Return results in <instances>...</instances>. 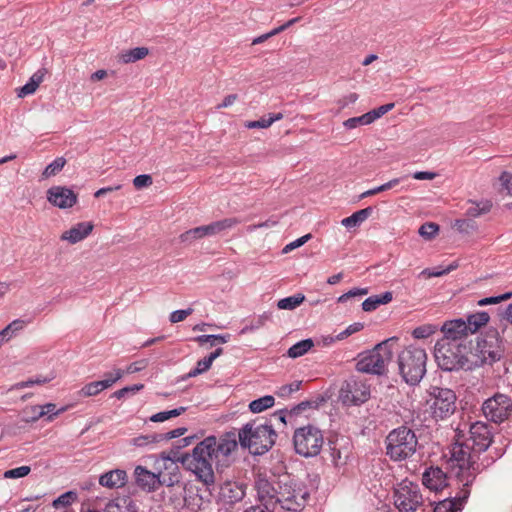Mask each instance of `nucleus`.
Returning <instances> with one entry per match:
<instances>
[{
	"instance_id": "nucleus-18",
	"label": "nucleus",
	"mask_w": 512,
	"mask_h": 512,
	"mask_svg": "<svg viewBox=\"0 0 512 512\" xmlns=\"http://www.w3.org/2000/svg\"><path fill=\"white\" fill-rule=\"evenodd\" d=\"M328 452L331 462L334 466H343L346 464L350 454V442L343 436H335L328 440Z\"/></svg>"
},
{
	"instance_id": "nucleus-62",
	"label": "nucleus",
	"mask_w": 512,
	"mask_h": 512,
	"mask_svg": "<svg viewBox=\"0 0 512 512\" xmlns=\"http://www.w3.org/2000/svg\"><path fill=\"white\" fill-rule=\"evenodd\" d=\"M499 182L502 189L505 190L508 195L512 196V173L503 171L499 176Z\"/></svg>"
},
{
	"instance_id": "nucleus-31",
	"label": "nucleus",
	"mask_w": 512,
	"mask_h": 512,
	"mask_svg": "<svg viewBox=\"0 0 512 512\" xmlns=\"http://www.w3.org/2000/svg\"><path fill=\"white\" fill-rule=\"evenodd\" d=\"M475 478H476L475 473L472 475H467L461 490L454 497H451L452 502L457 507L461 508V511L463 510L464 505L466 504V502L470 496V488L469 487L472 485ZM461 481H464V479L461 478Z\"/></svg>"
},
{
	"instance_id": "nucleus-56",
	"label": "nucleus",
	"mask_w": 512,
	"mask_h": 512,
	"mask_svg": "<svg viewBox=\"0 0 512 512\" xmlns=\"http://www.w3.org/2000/svg\"><path fill=\"white\" fill-rule=\"evenodd\" d=\"M512 297V292H506L498 296L485 297L478 301L479 306L494 305L506 301Z\"/></svg>"
},
{
	"instance_id": "nucleus-4",
	"label": "nucleus",
	"mask_w": 512,
	"mask_h": 512,
	"mask_svg": "<svg viewBox=\"0 0 512 512\" xmlns=\"http://www.w3.org/2000/svg\"><path fill=\"white\" fill-rule=\"evenodd\" d=\"M471 352V344L436 342L434 346L435 361L446 372L474 369Z\"/></svg>"
},
{
	"instance_id": "nucleus-52",
	"label": "nucleus",
	"mask_w": 512,
	"mask_h": 512,
	"mask_svg": "<svg viewBox=\"0 0 512 512\" xmlns=\"http://www.w3.org/2000/svg\"><path fill=\"white\" fill-rule=\"evenodd\" d=\"M433 512H461V508L457 507L451 499V496L439 501L434 507Z\"/></svg>"
},
{
	"instance_id": "nucleus-7",
	"label": "nucleus",
	"mask_w": 512,
	"mask_h": 512,
	"mask_svg": "<svg viewBox=\"0 0 512 512\" xmlns=\"http://www.w3.org/2000/svg\"><path fill=\"white\" fill-rule=\"evenodd\" d=\"M386 455L394 462L411 458L417 451L418 438L406 425L391 430L385 438Z\"/></svg>"
},
{
	"instance_id": "nucleus-57",
	"label": "nucleus",
	"mask_w": 512,
	"mask_h": 512,
	"mask_svg": "<svg viewBox=\"0 0 512 512\" xmlns=\"http://www.w3.org/2000/svg\"><path fill=\"white\" fill-rule=\"evenodd\" d=\"M26 322L21 319H16L8 324L3 330V332L7 335L9 339H11L17 332L21 331Z\"/></svg>"
},
{
	"instance_id": "nucleus-64",
	"label": "nucleus",
	"mask_w": 512,
	"mask_h": 512,
	"mask_svg": "<svg viewBox=\"0 0 512 512\" xmlns=\"http://www.w3.org/2000/svg\"><path fill=\"white\" fill-rule=\"evenodd\" d=\"M193 312L192 308L175 310L170 314L169 320L171 323H178L185 320Z\"/></svg>"
},
{
	"instance_id": "nucleus-30",
	"label": "nucleus",
	"mask_w": 512,
	"mask_h": 512,
	"mask_svg": "<svg viewBox=\"0 0 512 512\" xmlns=\"http://www.w3.org/2000/svg\"><path fill=\"white\" fill-rule=\"evenodd\" d=\"M373 213V207L369 206L364 209L354 212L351 216L346 217L342 220V225L346 228H354L360 226L365 220H367Z\"/></svg>"
},
{
	"instance_id": "nucleus-24",
	"label": "nucleus",
	"mask_w": 512,
	"mask_h": 512,
	"mask_svg": "<svg viewBox=\"0 0 512 512\" xmlns=\"http://www.w3.org/2000/svg\"><path fill=\"white\" fill-rule=\"evenodd\" d=\"M56 407L57 406L54 403H46L44 405L33 406L31 408V410H33V411L37 410L38 411L37 415H31L29 417V419H27L26 421L27 422H29V421L35 422V421L39 420L40 418L46 416V421L51 422L55 419V417L64 413L68 409V406H63L59 409H56Z\"/></svg>"
},
{
	"instance_id": "nucleus-51",
	"label": "nucleus",
	"mask_w": 512,
	"mask_h": 512,
	"mask_svg": "<svg viewBox=\"0 0 512 512\" xmlns=\"http://www.w3.org/2000/svg\"><path fill=\"white\" fill-rule=\"evenodd\" d=\"M371 120L369 118V116L367 115V113L361 115V116H358V117H352V118H349L347 120H345L343 122V126L348 129V130H351V129H354L358 126H361V125H369L371 124Z\"/></svg>"
},
{
	"instance_id": "nucleus-29",
	"label": "nucleus",
	"mask_w": 512,
	"mask_h": 512,
	"mask_svg": "<svg viewBox=\"0 0 512 512\" xmlns=\"http://www.w3.org/2000/svg\"><path fill=\"white\" fill-rule=\"evenodd\" d=\"M490 320V316L486 311H479L467 315L464 320L465 326L469 334L477 332L481 327L485 326Z\"/></svg>"
},
{
	"instance_id": "nucleus-43",
	"label": "nucleus",
	"mask_w": 512,
	"mask_h": 512,
	"mask_svg": "<svg viewBox=\"0 0 512 512\" xmlns=\"http://www.w3.org/2000/svg\"><path fill=\"white\" fill-rule=\"evenodd\" d=\"M461 234H471L478 228L477 223L473 219H457L453 225Z\"/></svg>"
},
{
	"instance_id": "nucleus-20",
	"label": "nucleus",
	"mask_w": 512,
	"mask_h": 512,
	"mask_svg": "<svg viewBox=\"0 0 512 512\" xmlns=\"http://www.w3.org/2000/svg\"><path fill=\"white\" fill-rule=\"evenodd\" d=\"M422 483L430 490L439 491L447 486V475L439 467H429L422 476Z\"/></svg>"
},
{
	"instance_id": "nucleus-21",
	"label": "nucleus",
	"mask_w": 512,
	"mask_h": 512,
	"mask_svg": "<svg viewBox=\"0 0 512 512\" xmlns=\"http://www.w3.org/2000/svg\"><path fill=\"white\" fill-rule=\"evenodd\" d=\"M128 476L123 469H114L105 472L99 477V484L109 489L122 488L127 483Z\"/></svg>"
},
{
	"instance_id": "nucleus-34",
	"label": "nucleus",
	"mask_w": 512,
	"mask_h": 512,
	"mask_svg": "<svg viewBox=\"0 0 512 512\" xmlns=\"http://www.w3.org/2000/svg\"><path fill=\"white\" fill-rule=\"evenodd\" d=\"M324 401H325V398L322 396L318 397L316 400L302 401V402L298 403L297 405L293 406L289 410V416L290 417L298 416L303 411H306L308 409H312V408L317 409L320 406V404H322Z\"/></svg>"
},
{
	"instance_id": "nucleus-39",
	"label": "nucleus",
	"mask_w": 512,
	"mask_h": 512,
	"mask_svg": "<svg viewBox=\"0 0 512 512\" xmlns=\"http://www.w3.org/2000/svg\"><path fill=\"white\" fill-rule=\"evenodd\" d=\"M202 238H204V233L201 226L189 229L181 233L179 236L180 242L188 246Z\"/></svg>"
},
{
	"instance_id": "nucleus-59",
	"label": "nucleus",
	"mask_w": 512,
	"mask_h": 512,
	"mask_svg": "<svg viewBox=\"0 0 512 512\" xmlns=\"http://www.w3.org/2000/svg\"><path fill=\"white\" fill-rule=\"evenodd\" d=\"M490 208L491 204H489L488 202L485 205H483V207H480L479 204H473L466 210V215L469 217V219L475 218L489 212Z\"/></svg>"
},
{
	"instance_id": "nucleus-25",
	"label": "nucleus",
	"mask_w": 512,
	"mask_h": 512,
	"mask_svg": "<svg viewBox=\"0 0 512 512\" xmlns=\"http://www.w3.org/2000/svg\"><path fill=\"white\" fill-rule=\"evenodd\" d=\"M161 486L172 487L181 483V472L180 468L175 461L171 460V463H164V470L159 472Z\"/></svg>"
},
{
	"instance_id": "nucleus-48",
	"label": "nucleus",
	"mask_w": 512,
	"mask_h": 512,
	"mask_svg": "<svg viewBox=\"0 0 512 512\" xmlns=\"http://www.w3.org/2000/svg\"><path fill=\"white\" fill-rule=\"evenodd\" d=\"M439 231V225L433 222H426L422 224L418 230L421 237L426 240L433 239Z\"/></svg>"
},
{
	"instance_id": "nucleus-40",
	"label": "nucleus",
	"mask_w": 512,
	"mask_h": 512,
	"mask_svg": "<svg viewBox=\"0 0 512 512\" xmlns=\"http://www.w3.org/2000/svg\"><path fill=\"white\" fill-rule=\"evenodd\" d=\"M187 407H178L168 411L158 412L150 417V421L152 422H164L170 418L178 417L186 412Z\"/></svg>"
},
{
	"instance_id": "nucleus-36",
	"label": "nucleus",
	"mask_w": 512,
	"mask_h": 512,
	"mask_svg": "<svg viewBox=\"0 0 512 512\" xmlns=\"http://www.w3.org/2000/svg\"><path fill=\"white\" fill-rule=\"evenodd\" d=\"M212 359L209 356L204 357L203 359L199 360L196 364V367L192 369L187 374L181 376V381H186L189 378L196 377L206 371H208L212 366Z\"/></svg>"
},
{
	"instance_id": "nucleus-15",
	"label": "nucleus",
	"mask_w": 512,
	"mask_h": 512,
	"mask_svg": "<svg viewBox=\"0 0 512 512\" xmlns=\"http://www.w3.org/2000/svg\"><path fill=\"white\" fill-rule=\"evenodd\" d=\"M440 331L443 333V337L437 342H456L472 345V340L468 339L469 332L462 318L445 321L440 327Z\"/></svg>"
},
{
	"instance_id": "nucleus-27",
	"label": "nucleus",
	"mask_w": 512,
	"mask_h": 512,
	"mask_svg": "<svg viewBox=\"0 0 512 512\" xmlns=\"http://www.w3.org/2000/svg\"><path fill=\"white\" fill-rule=\"evenodd\" d=\"M240 223V220L236 217L224 218L222 220H218L212 222L208 225H203L202 230L204 233V237L213 236L222 233L225 230L231 229L237 224Z\"/></svg>"
},
{
	"instance_id": "nucleus-50",
	"label": "nucleus",
	"mask_w": 512,
	"mask_h": 512,
	"mask_svg": "<svg viewBox=\"0 0 512 512\" xmlns=\"http://www.w3.org/2000/svg\"><path fill=\"white\" fill-rule=\"evenodd\" d=\"M179 450L177 449V445H174L168 452L163 451L161 453V458L164 461V463H171V460L175 461V463L180 462L183 465V461L181 460L182 457L185 455H191L190 453H183L179 454Z\"/></svg>"
},
{
	"instance_id": "nucleus-42",
	"label": "nucleus",
	"mask_w": 512,
	"mask_h": 512,
	"mask_svg": "<svg viewBox=\"0 0 512 512\" xmlns=\"http://www.w3.org/2000/svg\"><path fill=\"white\" fill-rule=\"evenodd\" d=\"M66 164V160L63 157H58L53 160L49 165L46 166L44 171L42 172V177L44 179L50 178L58 174Z\"/></svg>"
},
{
	"instance_id": "nucleus-47",
	"label": "nucleus",
	"mask_w": 512,
	"mask_h": 512,
	"mask_svg": "<svg viewBox=\"0 0 512 512\" xmlns=\"http://www.w3.org/2000/svg\"><path fill=\"white\" fill-rule=\"evenodd\" d=\"M438 330L437 325L433 324H424L421 326L416 327L412 331V335L416 339H425L434 334Z\"/></svg>"
},
{
	"instance_id": "nucleus-55",
	"label": "nucleus",
	"mask_w": 512,
	"mask_h": 512,
	"mask_svg": "<svg viewBox=\"0 0 512 512\" xmlns=\"http://www.w3.org/2000/svg\"><path fill=\"white\" fill-rule=\"evenodd\" d=\"M31 471L30 466H20L4 472V478L17 479L27 476Z\"/></svg>"
},
{
	"instance_id": "nucleus-58",
	"label": "nucleus",
	"mask_w": 512,
	"mask_h": 512,
	"mask_svg": "<svg viewBox=\"0 0 512 512\" xmlns=\"http://www.w3.org/2000/svg\"><path fill=\"white\" fill-rule=\"evenodd\" d=\"M394 103H388L382 106H379L369 112H367V115L369 116L371 122L373 123L378 118L382 117L386 113H388L390 110L394 108Z\"/></svg>"
},
{
	"instance_id": "nucleus-11",
	"label": "nucleus",
	"mask_w": 512,
	"mask_h": 512,
	"mask_svg": "<svg viewBox=\"0 0 512 512\" xmlns=\"http://www.w3.org/2000/svg\"><path fill=\"white\" fill-rule=\"evenodd\" d=\"M469 447L455 443L451 449V457L457 462L461 471L466 470L468 475L482 472L503 455L502 449H495V456L485 457L481 463L473 460V455L468 452Z\"/></svg>"
},
{
	"instance_id": "nucleus-26",
	"label": "nucleus",
	"mask_w": 512,
	"mask_h": 512,
	"mask_svg": "<svg viewBox=\"0 0 512 512\" xmlns=\"http://www.w3.org/2000/svg\"><path fill=\"white\" fill-rule=\"evenodd\" d=\"M105 512H138V507L130 496H119L106 504Z\"/></svg>"
},
{
	"instance_id": "nucleus-16",
	"label": "nucleus",
	"mask_w": 512,
	"mask_h": 512,
	"mask_svg": "<svg viewBox=\"0 0 512 512\" xmlns=\"http://www.w3.org/2000/svg\"><path fill=\"white\" fill-rule=\"evenodd\" d=\"M470 440L472 453L485 452L492 444L491 427L483 422H476L470 428Z\"/></svg>"
},
{
	"instance_id": "nucleus-28",
	"label": "nucleus",
	"mask_w": 512,
	"mask_h": 512,
	"mask_svg": "<svg viewBox=\"0 0 512 512\" xmlns=\"http://www.w3.org/2000/svg\"><path fill=\"white\" fill-rule=\"evenodd\" d=\"M46 74V69H39L36 71L28 80V82L22 87L17 89V96L19 98H23L27 95L33 94L38 86L42 83L44 76Z\"/></svg>"
},
{
	"instance_id": "nucleus-46",
	"label": "nucleus",
	"mask_w": 512,
	"mask_h": 512,
	"mask_svg": "<svg viewBox=\"0 0 512 512\" xmlns=\"http://www.w3.org/2000/svg\"><path fill=\"white\" fill-rule=\"evenodd\" d=\"M158 442H160V439H158V433L140 435L131 439V444L136 447H146Z\"/></svg>"
},
{
	"instance_id": "nucleus-9",
	"label": "nucleus",
	"mask_w": 512,
	"mask_h": 512,
	"mask_svg": "<svg viewBox=\"0 0 512 512\" xmlns=\"http://www.w3.org/2000/svg\"><path fill=\"white\" fill-rule=\"evenodd\" d=\"M295 452L305 458L315 457L320 454L324 445L322 431L311 424L295 429L293 434Z\"/></svg>"
},
{
	"instance_id": "nucleus-17",
	"label": "nucleus",
	"mask_w": 512,
	"mask_h": 512,
	"mask_svg": "<svg viewBox=\"0 0 512 512\" xmlns=\"http://www.w3.org/2000/svg\"><path fill=\"white\" fill-rule=\"evenodd\" d=\"M47 200L55 207L67 209L77 203L78 195L65 186H52L47 190Z\"/></svg>"
},
{
	"instance_id": "nucleus-61",
	"label": "nucleus",
	"mask_w": 512,
	"mask_h": 512,
	"mask_svg": "<svg viewBox=\"0 0 512 512\" xmlns=\"http://www.w3.org/2000/svg\"><path fill=\"white\" fill-rule=\"evenodd\" d=\"M302 381H294L290 384L283 385L279 388L277 395L279 397H287L293 392H296L300 389Z\"/></svg>"
},
{
	"instance_id": "nucleus-10",
	"label": "nucleus",
	"mask_w": 512,
	"mask_h": 512,
	"mask_svg": "<svg viewBox=\"0 0 512 512\" xmlns=\"http://www.w3.org/2000/svg\"><path fill=\"white\" fill-rule=\"evenodd\" d=\"M429 395V407L433 419L444 420L455 413L457 396L452 389L432 386Z\"/></svg>"
},
{
	"instance_id": "nucleus-38",
	"label": "nucleus",
	"mask_w": 512,
	"mask_h": 512,
	"mask_svg": "<svg viewBox=\"0 0 512 512\" xmlns=\"http://www.w3.org/2000/svg\"><path fill=\"white\" fill-rule=\"evenodd\" d=\"M305 296L301 293L293 296L285 297L277 302V307L280 310H293L303 303Z\"/></svg>"
},
{
	"instance_id": "nucleus-37",
	"label": "nucleus",
	"mask_w": 512,
	"mask_h": 512,
	"mask_svg": "<svg viewBox=\"0 0 512 512\" xmlns=\"http://www.w3.org/2000/svg\"><path fill=\"white\" fill-rule=\"evenodd\" d=\"M275 403V399L271 395H265L258 399H255L249 403V409L253 413H260L270 407H272Z\"/></svg>"
},
{
	"instance_id": "nucleus-6",
	"label": "nucleus",
	"mask_w": 512,
	"mask_h": 512,
	"mask_svg": "<svg viewBox=\"0 0 512 512\" xmlns=\"http://www.w3.org/2000/svg\"><path fill=\"white\" fill-rule=\"evenodd\" d=\"M504 350L498 329H488L476 338L475 345L472 343L471 361L473 368L493 365L502 358Z\"/></svg>"
},
{
	"instance_id": "nucleus-13",
	"label": "nucleus",
	"mask_w": 512,
	"mask_h": 512,
	"mask_svg": "<svg viewBox=\"0 0 512 512\" xmlns=\"http://www.w3.org/2000/svg\"><path fill=\"white\" fill-rule=\"evenodd\" d=\"M394 505L400 512H414L422 504V495L417 484L403 481L394 490Z\"/></svg>"
},
{
	"instance_id": "nucleus-41",
	"label": "nucleus",
	"mask_w": 512,
	"mask_h": 512,
	"mask_svg": "<svg viewBox=\"0 0 512 512\" xmlns=\"http://www.w3.org/2000/svg\"><path fill=\"white\" fill-rule=\"evenodd\" d=\"M230 334H216V335H199L194 338V341L198 342L200 345L210 342L211 346L216 345V343H227L230 339Z\"/></svg>"
},
{
	"instance_id": "nucleus-3",
	"label": "nucleus",
	"mask_w": 512,
	"mask_h": 512,
	"mask_svg": "<svg viewBox=\"0 0 512 512\" xmlns=\"http://www.w3.org/2000/svg\"><path fill=\"white\" fill-rule=\"evenodd\" d=\"M239 444L249 453L261 456L267 453L275 444L277 433L268 421L251 420L238 429Z\"/></svg>"
},
{
	"instance_id": "nucleus-5",
	"label": "nucleus",
	"mask_w": 512,
	"mask_h": 512,
	"mask_svg": "<svg viewBox=\"0 0 512 512\" xmlns=\"http://www.w3.org/2000/svg\"><path fill=\"white\" fill-rule=\"evenodd\" d=\"M397 341V337H391L358 354L356 370L370 375L386 376L388 364L394 356L393 345Z\"/></svg>"
},
{
	"instance_id": "nucleus-12",
	"label": "nucleus",
	"mask_w": 512,
	"mask_h": 512,
	"mask_svg": "<svg viewBox=\"0 0 512 512\" xmlns=\"http://www.w3.org/2000/svg\"><path fill=\"white\" fill-rule=\"evenodd\" d=\"M482 411L487 420L502 423L512 413V399L506 394L496 393L484 401Z\"/></svg>"
},
{
	"instance_id": "nucleus-54",
	"label": "nucleus",
	"mask_w": 512,
	"mask_h": 512,
	"mask_svg": "<svg viewBox=\"0 0 512 512\" xmlns=\"http://www.w3.org/2000/svg\"><path fill=\"white\" fill-rule=\"evenodd\" d=\"M143 388H144V385L141 384V383L134 384V385H131V386H125V387L115 391L112 394V397H115L117 399H122V398H125L126 396H128L130 394H135L138 391H141Z\"/></svg>"
},
{
	"instance_id": "nucleus-14",
	"label": "nucleus",
	"mask_w": 512,
	"mask_h": 512,
	"mask_svg": "<svg viewBox=\"0 0 512 512\" xmlns=\"http://www.w3.org/2000/svg\"><path fill=\"white\" fill-rule=\"evenodd\" d=\"M339 398L344 405L359 406L370 398V386L362 381L350 379L340 388Z\"/></svg>"
},
{
	"instance_id": "nucleus-63",
	"label": "nucleus",
	"mask_w": 512,
	"mask_h": 512,
	"mask_svg": "<svg viewBox=\"0 0 512 512\" xmlns=\"http://www.w3.org/2000/svg\"><path fill=\"white\" fill-rule=\"evenodd\" d=\"M364 328V324L361 322H356L351 325H349L344 331L340 332L337 336V340H343L347 338L348 336L361 331Z\"/></svg>"
},
{
	"instance_id": "nucleus-33",
	"label": "nucleus",
	"mask_w": 512,
	"mask_h": 512,
	"mask_svg": "<svg viewBox=\"0 0 512 512\" xmlns=\"http://www.w3.org/2000/svg\"><path fill=\"white\" fill-rule=\"evenodd\" d=\"M314 346V341L311 338H307L301 340L294 345H292L288 351L287 355L290 358H298L307 353Z\"/></svg>"
},
{
	"instance_id": "nucleus-35",
	"label": "nucleus",
	"mask_w": 512,
	"mask_h": 512,
	"mask_svg": "<svg viewBox=\"0 0 512 512\" xmlns=\"http://www.w3.org/2000/svg\"><path fill=\"white\" fill-rule=\"evenodd\" d=\"M284 115L282 113H270L268 116L261 117L259 120L256 121H249L246 124L247 128H268L270 127L274 122L279 121L283 119Z\"/></svg>"
},
{
	"instance_id": "nucleus-1",
	"label": "nucleus",
	"mask_w": 512,
	"mask_h": 512,
	"mask_svg": "<svg viewBox=\"0 0 512 512\" xmlns=\"http://www.w3.org/2000/svg\"><path fill=\"white\" fill-rule=\"evenodd\" d=\"M254 488L258 501L270 512H274L278 505L286 511L301 512L310 498L307 486L288 473H258Z\"/></svg>"
},
{
	"instance_id": "nucleus-49",
	"label": "nucleus",
	"mask_w": 512,
	"mask_h": 512,
	"mask_svg": "<svg viewBox=\"0 0 512 512\" xmlns=\"http://www.w3.org/2000/svg\"><path fill=\"white\" fill-rule=\"evenodd\" d=\"M500 332V340L501 344L504 346V343H512V325L507 321L502 320L500 317V324L496 328Z\"/></svg>"
},
{
	"instance_id": "nucleus-22",
	"label": "nucleus",
	"mask_w": 512,
	"mask_h": 512,
	"mask_svg": "<svg viewBox=\"0 0 512 512\" xmlns=\"http://www.w3.org/2000/svg\"><path fill=\"white\" fill-rule=\"evenodd\" d=\"M220 496L225 502L234 504L243 499L245 496V490L242 484L227 481L220 487Z\"/></svg>"
},
{
	"instance_id": "nucleus-53",
	"label": "nucleus",
	"mask_w": 512,
	"mask_h": 512,
	"mask_svg": "<svg viewBox=\"0 0 512 512\" xmlns=\"http://www.w3.org/2000/svg\"><path fill=\"white\" fill-rule=\"evenodd\" d=\"M101 391H103V390L101 389L100 383L98 381H93V382H90V383L84 385L80 389L78 394L81 397H90V396L98 395Z\"/></svg>"
},
{
	"instance_id": "nucleus-8",
	"label": "nucleus",
	"mask_w": 512,
	"mask_h": 512,
	"mask_svg": "<svg viewBox=\"0 0 512 512\" xmlns=\"http://www.w3.org/2000/svg\"><path fill=\"white\" fill-rule=\"evenodd\" d=\"M426 362L425 349L409 345L398 354L399 374L407 384L417 385L426 374Z\"/></svg>"
},
{
	"instance_id": "nucleus-23",
	"label": "nucleus",
	"mask_w": 512,
	"mask_h": 512,
	"mask_svg": "<svg viewBox=\"0 0 512 512\" xmlns=\"http://www.w3.org/2000/svg\"><path fill=\"white\" fill-rule=\"evenodd\" d=\"M92 222H80L65 231L61 235V240H67L71 244H75L86 238L93 230Z\"/></svg>"
},
{
	"instance_id": "nucleus-19",
	"label": "nucleus",
	"mask_w": 512,
	"mask_h": 512,
	"mask_svg": "<svg viewBox=\"0 0 512 512\" xmlns=\"http://www.w3.org/2000/svg\"><path fill=\"white\" fill-rule=\"evenodd\" d=\"M134 476L136 484L144 491L153 492L161 486L159 474L153 473L143 466H136Z\"/></svg>"
},
{
	"instance_id": "nucleus-45",
	"label": "nucleus",
	"mask_w": 512,
	"mask_h": 512,
	"mask_svg": "<svg viewBox=\"0 0 512 512\" xmlns=\"http://www.w3.org/2000/svg\"><path fill=\"white\" fill-rule=\"evenodd\" d=\"M459 267V264L457 261H454L452 262L451 264H449L446 268L444 269H438V268H433V269H430V268H426L424 269L422 272H421V275H426L428 278H431V277H440V276H443V275H446L450 272H452L453 270L457 269Z\"/></svg>"
},
{
	"instance_id": "nucleus-44",
	"label": "nucleus",
	"mask_w": 512,
	"mask_h": 512,
	"mask_svg": "<svg viewBox=\"0 0 512 512\" xmlns=\"http://www.w3.org/2000/svg\"><path fill=\"white\" fill-rule=\"evenodd\" d=\"M401 179L400 178H394L380 186H377L373 189H370V190H367L365 192H363L360 196H359V199H363V198H366V197H369V196H373V195H376L380 192H384V191H387L389 189H392L393 187H395L396 185H398L400 183Z\"/></svg>"
},
{
	"instance_id": "nucleus-32",
	"label": "nucleus",
	"mask_w": 512,
	"mask_h": 512,
	"mask_svg": "<svg viewBox=\"0 0 512 512\" xmlns=\"http://www.w3.org/2000/svg\"><path fill=\"white\" fill-rule=\"evenodd\" d=\"M149 53L148 48L146 47H135L133 49L124 51L120 54V61L122 63H133L138 60L145 58Z\"/></svg>"
},
{
	"instance_id": "nucleus-2",
	"label": "nucleus",
	"mask_w": 512,
	"mask_h": 512,
	"mask_svg": "<svg viewBox=\"0 0 512 512\" xmlns=\"http://www.w3.org/2000/svg\"><path fill=\"white\" fill-rule=\"evenodd\" d=\"M239 438L236 429L224 432L218 439L210 435L199 441L192 450V455H185L181 458L183 466L195 473L197 478L209 486L214 483L215 477L212 468V461L219 463L223 461L222 466H229V457L232 452L238 449Z\"/></svg>"
},
{
	"instance_id": "nucleus-60",
	"label": "nucleus",
	"mask_w": 512,
	"mask_h": 512,
	"mask_svg": "<svg viewBox=\"0 0 512 512\" xmlns=\"http://www.w3.org/2000/svg\"><path fill=\"white\" fill-rule=\"evenodd\" d=\"M77 498V495L73 491H68L60 495L57 499L53 501V506L58 507L61 506H68Z\"/></svg>"
}]
</instances>
